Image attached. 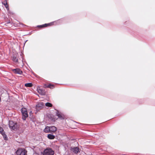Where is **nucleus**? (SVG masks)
Segmentation results:
<instances>
[{
	"instance_id": "f257e3e1",
	"label": "nucleus",
	"mask_w": 155,
	"mask_h": 155,
	"mask_svg": "<svg viewBox=\"0 0 155 155\" xmlns=\"http://www.w3.org/2000/svg\"><path fill=\"white\" fill-rule=\"evenodd\" d=\"M54 151L51 148H47L43 152V155H54Z\"/></svg>"
},
{
	"instance_id": "f03ea898",
	"label": "nucleus",
	"mask_w": 155,
	"mask_h": 155,
	"mask_svg": "<svg viewBox=\"0 0 155 155\" xmlns=\"http://www.w3.org/2000/svg\"><path fill=\"white\" fill-rule=\"evenodd\" d=\"M9 126L11 129L13 130H16L17 128V123H15L13 121H9Z\"/></svg>"
},
{
	"instance_id": "7ed1b4c3",
	"label": "nucleus",
	"mask_w": 155,
	"mask_h": 155,
	"mask_svg": "<svg viewBox=\"0 0 155 155\" xmlns=\"http://www.w3.org/2000/svg\"><path fill=\"white\" fill-rule=\"evenodd\" d=\"M21 112L22 114V118L24 120H25L26 118L28 116L27 109L25 108H22Z\"/></svg>"
},
{
	"instance_id": "20e7f679",
	"label": "nucleus",
	"mask_w": 155,
	"mask_h": 155,
	"mask_svg": "<svg viewBox=\"0 0 155 155\" xmlns=\"http://www.w3.org/2000/svg\"><path fill=\"white\" fill-rule=\"evenodd\" d=\"M44 106V104L42 102H40L37 103L36 105L35 108L36 110L38 111L42 109Z\"/></svg>"
},
{
	"instance_id": "39448f33",
	"label": "nucleus",
	"mask_w": 155,
	"mask_h": 155,
	"mask_svg": "<svg viewBox=\"0 0 155 155\" xmlns=\"http://www.w3.org/2000/svg\"><path fill=\"white\" fill-rule=\"evenodd\" d=\"M27 151L24 149H19L16 152L17 155H25Z\"/></svg>"
},
{
	"instance_id": "423d86ee",
	"label": "nucleus",
	"mask_w": 155,
	"mask_h": 155,
	"mask_svg": "<svg viewBox=\"0 0 155 155\" xmlns=\"http://www.w3.org/2000/svg\"><path fill=\"white\" fill-rule=\"evenodd\" d=\"M12 71L15 74H18L20 75L22 74V71L19 68H17L12 70Z\"/></svg>"
},
{
	"instance_id": "0eeeda50",
	"label": "nucleus",
	"mask_w": 155,
	"mask_h": 155,
	"mask_svg": "<svg viewBox=\"0 0 155 155\" xmlns=\"http://www.w3.org/2000/svg\"><path fill=\"white\" fill-rule=\"evenodd\" d=\"M56 115L61 120L64 119V117L63 115L58 110H57Z\"/></svg>"
},
{
	"instance_id": "6e6552de",
	"label": "nucleus",
	"mask_w": 155,
	"mask_h": 155,
	"mask_svg": "<svg viewBox=\"0 0 155 155\" xmlns=\"http://www.w3.org/2000/svg\"><path fill=\"white\" fill-rule=\"evenodd\" d=\"M37 91L38 93L41 95H44L45 94V90L37 88Z\"/></svg>"
},
{
	"instance_id": "1a4fd4ad",
	"label": "nucleus",
	"mask_w": 155,
	"mask_h": 155,
	"mask_svg": "<svg viewBox=\"0 0 155 155\" xmlns=\"http://www.w3.org/2000/svg\"><path fill=\"white\" fill-rule=\"evenodd\" d=\"M50 133H55L57 130V128L54 126L50 127Z\"/></svg>"
},
{
	"instance_id": "9d476101",
	"label": "nucleus",
	"mask_w": 155,
	"mask_h": 155,
	"mask_svg": "<svg viewBox=\"0 0 155 155\" xmlns=\"http://www.w3.org/2000/svg\"><path fill=\"white\" fill-rule=\"evenodd\" d=\"M71 150L73 151V153L77 154L79 152V148L77 147H75L71 148Z\"/></svg>"
},
{
	"instance_id": "9b49d317",
	"label": "nucleus",
	"mask_w": 155,
	"mask_h": 155,
	"mask_svg": "<svg viewBox=\"0 0 155 155\" xmlns=\"http://www.w3.org/2000/svg\"><path fill=\"white\" fill-rule=\"evenodd\" d=\"M2 4L5 6L7 10H8L9 8L8 7V5L7 4V0H5L3 2H2Z\"/></svg>"
},
{
	"instance_id": "f8f14e48",
	"label": "nucleus",
	"mask_w": 155,
	"mask_h": 155,
	"mask_svg": "<svg viewBox=\"0 0 155 155\" xmlns=\"http://www.w3.org/2000/svg\"><path fill=\"white\" fill-rule=\"evenodd\" d=\"M44 131L46 133L50 132V127L48 126H46L45 129H44Z\"/></svg>"
},
{
	"instance_id": "ddd939ff",
	"label": "nucleus",
	"mask_w": 155,
	"mask_h": 155,
	"mask_svg": "<svg viewBox=\"0 0 155 155\" xmlns=\"http://www.w3.org/2000/svg\"><path fill=\"white\" fill-rule=\"evenodd\" d=\"M48 138L50 139H53L55 138V136L51 134H49L48 135Z\"/></svg>"
},
{
	"instance_id": "4468645a",
	"label": "nucleus",
	"mask_w": 155,
	"mask_h": 155,
	"mask_svg": "<svg viewBox=\"0 0 155 155\" xmlns=\"http://www.w3.org/2000/svg\"><path fill=\"white\" fill-rule=\"evenodd\" d=\"M53 22H51L50 23H48V24H45L42 25V26H43V27H46L48 26H50L51 25H53Z\"/></svg>"
},
{
	"instance_id": "2eb2a0df",
	"label": "nucleus",
	"mask_w": 155,
	"mask_h": 155,
	"mask_svg": "<svg viewBox=\"0 0 155 155\" xmlns=\"http://www.w3.org/2000/svg\"><path fill=\"white\" fill-rule=\"evenodd\" d=\"M12 61L15 63H17L18 62V59L16 57L13 56L12 58Z\"/></svg>"
},
{
	"instance_id": "dca6fc26",
	"label": "nucleus",
	"mask_w": 155,
	"mask_h": 155,
	"mask_svg": "<svg viewBox=\"0 0 155 155\" xmlns=\"http://www.w3.org/2000/svg\"><path fill=\"white\" fill-rule=\"evenodd\" d=\"M33 85L32 83H29L25 84V86L26 87H31Z\"/></svg>"
},
{
	"instance_id": "f3484780",
	"label": "nucleus",
	"mask_w": 155,
	"mask_h": 155,
	"mask_svg": "<svg viewBox=\"0 0 155 155\" xmlns=\"http://www.w3.org/2000/svg\"><path fill=\"white\" fill-rule=\"evenodd\" d=\"M2 136L4 138V139L5 140H8V138L7 137V136L6 134H5V133L4 134H2Z\"/></svg>"
},
{
	"instance_id": "a211bd4d",
	"label": "nucleus",
	"mask_w": 155,
	"mask_h": 155,
	"mask_svg": "<svg viewBox=\"0 0 155 155\" xmlns=\"http://www.w3.org/2000/svg\"><path fill=\"white\" fill-rule=\"evenodd\" d=\"M45 105L46 106L48 107H51L52 106V104L49 102H47L45 104Z\"/></svg>"
},
{
	"instance_id": "6ab92c4d",
	"label": "nucleus",
	"mask_w": 155,
	"mask_h": 155,
	"mask_svg": "<svg viewBox=\"0 0 155 155\" xmlns=\"http://www.w3.org/2000/svg\"><path fill=\"white\" fill-rule=\"evenodd\" d=\"M0 133L2 135V134H4L5 133L3 128L1 127H0Z\"/></svg>"
},
{
	"instance_id": "aec40b11",
	"label": "nucleus",
	"mask_w": 155,
	"mask_h": 155,
	"mask_svg": "<svg viewBox=\"0 0 155 155\" xmlns=\"http://www.w3.org/2000/svg\"><path fill=\"white\" fill-rule=\"evenodd\" d=\"M54 85H52L51 84H49V85H48L47 86V87L50 88H53Z\"/></svg>"
},
{
	"instance_id": "412c9836",
	"label": "nucleus",
	"mask_w": 155,
	"mask_h": 155,
	"mask_svg": "<svg viewBox=\"0 0 155 155\" xmlns=\"http://www.w3.org/2000/svg\"><path fill=\"white\" fill-rule=\"evenodd\" d=\"M38 27H40L41 28H43V26H42V25H38Z\"/></svg>"
}]
</instances>
